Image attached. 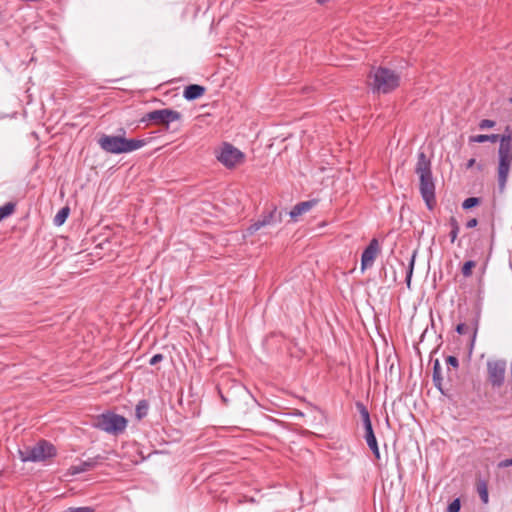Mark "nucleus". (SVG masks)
Segmentation results:
<instances>
[{
    "label": "nucleus",
    "instance_id": "obj_1",
    "mask_svg": "<svg viewBox=\"0 0 512 512\" xmlns=\"http://www.w3.org/2000/svg\"><path fill=\"white\" fill-rule=\"evenodd\" d=\"M497 179L500 193H503L512 167V130L506 127L504 134L499 135Z\"/></svg>",
    "mask_w": 512,
    "mask_h": 512
},
{
    "label": "nucleus",
    "instance_id": "obj_2",
    "mask_svg": "<svg viewBox=\"0 0 512 512\" xmlns=\"http://www.w3.org/2000/svg\"><path fill=\"white\" fill-rule=\"evenodd\" d=\"M415 172L420 179V192L429 209L435 202V185L432 178L431 163L424 152L418 154Z\"/></svg>",
    "mask_w": 512,
    "mask_h": 512
},
{
    "label": "nucleus",
    "instance_id": "obj_3",
    "mask_svg": "<svg viewBox=\"0 0 512 512\" xmlns=\"http://www.w3.org/2000/svg\"><path fill=\"white\" fill-rule=\"evenodd\" d=\"M144 139H127L120 135L103 134L98 139V144L102 150L111 154L130 153L146 145Z\"/></svg>",
    "mask_w": 512,
    "mask_h": 512
},
{
    "label": "nucleus",
    "instance_id": "obj_4",
    "mask_svg": "<svg viewBox=\"0 0 512 512\" xmlns=\"http://www.w3.org/2000/svg\"><path fill=\"white\" fill-rule=\"evenodd\" d=\"M400 77L394 71L379 67L369 75V86L374 92L389 93L399 86Z\"/></svg>",
    "mask_w": 512,
    "mask_h": 512
},
{
    "label": "nucleus",
    "instance_id": "obj_5",
    "mask_svg": "<svg viewBox=\"0 0 512 512\" xmlns=\"http://www.w3.org/2000/svg\"><path fill=\"white\" fill-rule=\"evenodd\" d=\"M127 419L121 415L106 412L94 417L92 426L109 434L118 435L125 431Z\"/></svg>",
    "mask_w": 512,
    "mask_h": 512
},
{
    "label": "nucleus",
    "instance_id": "obj_6",
    "mask_svg": "<svg viewBox=\"0 0 512 512\" xmlns=\"http://www.w3.org/2000/svg\"><path fill=\"white\" fill-rule=\"evenodd\" d=\"M244 158V153L229 143H224L217 154L218 161L227 168L236 167L244 161Z\"/></svg>",
    "mask_w": 512,
    "mask_h": 512
},
{
    "label": "nucleus",
    "instance_id": "obj_7",
    "mask_svg": "<svg viewBox=\"0 0 512 512\" xmlns=\"http://www.w3.org/2000/svg\"><path fill=\"white\" fill-rule=\"evenodd\" d=\"M507 362L503 359L487 361V378L493 387H501L505 380Z\"/></svg>",
    "mask_w": 512,
    "mask_h": 512
},
{
    "label": "nucleus",
    "instance_id": "obj_8",
    "mask_svg": "<svg viewBox=\"0 0 512 512\" xmlns=\"http://www.w3.org/2000/svg\"><path fill=\"white\" fill-rule=\"evenodd\" d=\"M57 455L56 447L49 441L41 439L34 445V463L51 464Z\"/></svg>",
    "mask_w": 512,
    "mask_h": 512
},
{
    "label": "nucleus",
    "instance_id": "obj_9",
    "mask_svg": "<svg viewBox=\"0 0 512 512\" xmlns=\"http://www.w3.org/2000/svg\"><path fill=\"white\" fill-rule=\"evenodd\" d=\"M180 118L181 114L178 111L172 109H160L148 112L144 116L143 121H152L155 124L165 125L168 127L171 122L177 121Z\"/></svg>",
    "mask_w": 512,
    "mask_h": 512
},
{
    "label": "nucleus",
    "instance_id": "obj_10",
    "mask_svg": "<svg viewBox=\"0 0 512 512\" xmlns=\"http://www.w3.org/2000/svg\"><path fill=\"white\" fill-rule=\"evenodd\" d=\"M282 212L277 210V207H273L271 211L268 213H264L259 220L251 224L246 229L245 235H253L255 232H257L262 227H265L267 225H272L276 223H280L282 221Z\"/></svg>",
    "mask_w": 512,
    "mask_h": 512
},
{
    "label": "nucleus",
    "instance_id": "obj_11",
    "mask_svg": "<svg viewBox=\"0 0 512 512\" xmlns=\"http://www.w3.org/2000/svg\"><path fill=\"white\" fill-rule=\"evenodd\" d=\"M380 251L379 243L377 239H372L369 245L362 253L361 257V270L364 271L367 268L373 266L374 261Z\"/></svg>",
    "mask_w": 512,
    "mask_h": 512
},
{
    "label": "nucleus",
    "instance_id": "obj_12",
    "mask_svg": "<svg viewBox=\"0 0 512 512\" xmlns=\"http://www.w3.org/2000/svg\"><path fill=\"white\" fill-rule=\"evenodd\" d=\"M315 205V201H304L296 204L289 215L293 221H297L298 217L308 212Z\"/></svg>",
    "mask_w": 512,
    "mask_h": 512
},
{
    "label": "nucleus",
    "instance_id": "obj_13",
    "mask_svg": "<svg viewBox=\"0 0 512 512\" xmlns=\"http://www.w3.org/2000/svg\"><path fill=\"white\" fill-rule=\"evenodd\" d=\"M205 91V87L197 84H191L185 88L183 95L187 100H195L203 96Z\"/></svg>",
    "mask_w": 512,
    "mask_h": 512
},
{
    "label": "nucleus",
    "instance_id": "obj_14",
    "mask_svg": "<svg viewBox=\"0 0 512 512\" xmlns=\"http://www.w3.org/2000/svg\"><path fill=\"white\" fill-rule=\"evenodd\" d=\"M365 440L367 442V445L369 446V448L372 450L373 454L375 455V457L377 459H379L380 458V452H379L377 440H376V437L374 435L372 426L368 427V428H365Z\"/></svg>",
    "mask_w": 512,
    "mask_h": 512
},
{
    "label": "nucleus",
    "instance_id": "obj_15",
    "mask_svg": "<svg viewBox=\"0 0 512 512\" xmlns=\"http://www.w3.org/2000/svg\"><path fill=\"white\" fill-rule=\"evenodd\" d=\"M96 465H97V460L95 458L89 459L87 461H83V462L79 463L78 465H72L69 468V473L71 475H76V474H79L82 472H86V471L94 468Z\"/></svg>",
    "mask_w": 512,
    "mask_h": 512
},
{
    "label": "nucleus",
    "instance_id": "obj_16",
    "mask_svg": "<svg viewBox=\"0 0 512 512\" xmlns=\"http://www.w3.org/2000/svg\"><path fill=\"white\" fill-rule=\"evenodd\" d=\"M498 139H499L498 134H491V135L479 134V135L471 136L469 138V141L475 142V143H484V142H488V141L495 143L498 141Z\"/></svg>",
    "mask_w": 512,
    "mask_h": 512
},
{
    "label": "nucleus",
    "instance_id": "obj_17",
    "mask_svg": "<svg viewBox=\"0 0 512 512\" xmlns=\"http://www.w3.org/2000/svg\"><path fill=\"white\" fill-rule=\"evenodd\" d=\"M16 204L14 202H7L0 207V222L9 217L15 211Z\"/></svg>",
    "mask_w": 512,
    "mask_h": 512
},
{
    "label": "nucleus",
    "instance_id": "obj_18",
    "mask_svg": "<svg viewBox=\"0 0 512 512\" xmlns=\"http://www.w3.org/2000/svg\"><path fill=\"white\" fill-rule=\"evenodd\" d=\"M70 209L69 207H63L61 208L57 214L54 217V224L56 226H61L66 221L68 215H69Z\"/></svg>",
    "mask_w": 512,
    "mask_h": 512
},
{
    "label": "nucleus",
    "instance_id": "obj_19",
    "mask_svg": "<svg viewBox=\"0 0 512 512\" xmlns=\"http://www.w3.org/2000/svg\"><path fill=\"white\" fill-rule=\"evenodd\" d=\"M477 262L474 260L466 261L461 267V273L465 278H468L472 275L473 269L476 267Z\"/></svg>",
    "mask_w": 512,
    "mask_h": 512
},
{
    "label": "nucleus",
    "instance_id": "obj_20",
    "mask_svg": "<svg viewBox=\"0 0 512 512\" xmlns=\"http://www.w3.org/2000/svg\"><path fill=\"white\" fill-rule=\"evenodd\" d=\"M357 407H358L359 412L361 414V417H362V420H363V424H364V428L371 427L372 423H371V420H370V416H369L368 410L361 403H357Z\"/></svg>",
    "mask_w": 512,
    "mask_h": 512
},
{
    "label": "nucleus",
    "instance_id": "obj_21",
    "mask_svg": "<svg viewBox=\"0 0 512 512\" xmlns=\"http://www.w3.org/2000/svg\"><path fill=\"white\" fill-rule=\"evenodd\" d=\"M451 231L449 233L451 243H454L459 233V225L455 217H451L449 221Z\"/></svg>",
    "mask_w": 512,
    "mask_h": 512
},
{
    "label": "nucleus",
    "instance_id": "obj_22",
    "mask_svg": "<svg viewBox=\"0 0 512 512\" xmlns=\"http://www.w3.org/2000/svg\"><path fill=\"white\" fill-rule=\"evenodd\" d=\"M456 331L459 334H461V335L469 333V332H472V335H473V338H474L475 335H476L477 328L476 327H471L470 325H468L466 323H460V324L457 325Z\"/></svg>",
    "mask_w": 512,
    "mask_h": 512
},
{
    "label": "nucleus",
    "instance_id": "obj_23",
    "mask_svg": "<svg viewBox=\"0 0 512 512\" xmlns=\"http://www.w3.org/2000/svg\"><path fill=\"white\" fill-rule=\"evenodd\" d=\"M19 456L22 462L32 461V448L24 445L23 449H19Z\"/></svg>",
    "mask_w": 512,
    "mask_h": 512
},
{
    "label": "nucleus",
    "instance_id": "obj_24",
    "mask_svg": "<svg viewBox=\"0 0 512 512\" xmlns=\"http://www.w3.org/2000/svg\"><path fill=\"white\" fill-rule=\"evenodd\" d=\"M415 258H416V251L413 253V255L410 259L409 268H408L407 275H406V284H407L408 288H410V284H411V278H412V274H413V270H414Z\"/></svg>",
    "mask_w": 512,
    "mask_h": 512
},
{
    "label": "nucleus",
    "instance_id": "obj_25",
    "mask_svg": "<svg viewBox=\"0 0 512 512\" xmlns=\"http://www.w3.org/2000/svg\"><path fill=\"white\" fill-rule=\"evenodd\" d=\"M148 405L145 401H140L136 406V416L138 419L144 417L147 413Z\"/></svg>",
    "mask_w": 512,
    "mask_h": 512
},
{
    "label": "nucleus",
    "instance_id": "obj_26",
    "mask_svg": "<svg viewBox=\"0 0 512 512\" xmlns=\"http://www.w3.org/2000/svg\"><path fill=\"white\" fill-rule=\"evenodd\" d=\"M479 204V198H476V197H469L467 199L464 200V202L462 203V207L464 209H470L476 205Z\"/></svg>",
    "mask_w": 512,
    "mask_h": 512
},
{
    "label": "nucleus",
    "instance_id": "obj_27",
    "mask_svg": "<svg viewBox=\"0 0 512 512\" xmlns=\"http://www.w3.org/2000/svg\"><path fill=\"white\" fill-rule=\"evenodd\" d=\"M478 493L483 503L488 502V491L485 484L478 486Z\"/></svg>",
    "mask_w": 512,
    "mask_h": 512
},
{
    "label": "nucleus",
    "instance_id": "obj_28",
    "mask_svg": "<svg viewBox=\"0 0 512 512\" xmlns=\"http://www.w3.org/2000/svg\"><path fill=\"white\" fill-rule=\"evenodd\" d=\"M496 125V122L490 119H483L479 122V128L481 130L493 128Z\"/></svg>",
    "mask_w": 512,
    "mask_h": 512
},
{
    "label": "nucleus",
    "instance_id": "obj_29",
    "mask_svg": "<svg viewBox=\"0 0 512 512\" xmlns=\"http://www.w3.org/2000/svg\"><path fill=\"white\" fill-rule=\"evenodd\" d=\"M460 508V500L455 499L448 505L447 512H459Z\"/></svg>",
    "mask_w": 512,
    "mask_h": 512
},
{
    "label": "nucleus",
    "instance_id": "obj_30",
    "mask_svg": "<svg viewBox=\"0 0 512 512\" xmlns=\"http://www.w3.org/2000/svg\"><path fill=\"white\" fill-rule=\"evenodd\" d=\"M65 512H94V510L90 507H77V508H69Z\"/></svg>",
    "mask_w": 512,
    "mask_h": 512
},
{
    "label": "nucleus",
    "instance_id": "obj_31",
    "mask_svg": "<svg viewBox=\"0 0 512 512\" xmlns=\"http://www.w3.org/2000/svg\"><path fill=\"white\" fill-rule=\"evenodd\" d=\"M446 363L454 368H457L459 365L458 359L455 356H448Z\"/></svg>",
    "mask_w": 512,
    "mask_h": 512
},
{
    "label": "nucleus",
    "instance_id": "obj_32",
    "mask_svg": "<svg viewBox=\"0 0 512 512\" xmlns=\"http://www.w3.org/2000/svg\"><path fill=\"white\" fill-rule=\"evenodd\" d=\"M433 379H434V381H438L440 379V366H439L438 361H436V363L434 365Z\"/></svg>",
    "mask_w": 512,
    "mask_h": 512
},
{
    "label": "nucleus",
    "instance_id": "obj_33",
    "mask_svg": "<svg viewBox=\"0 0 512 512\" xmlns=\"http://www.w3.org/2000/svg\"><path fill=\"white\" fill-rule=\"evenodd\" d=\"M163 360L162 354H155L149 361L150 365H156Z\"/></svg>",
    "mask_w": 512,
    "mask_h": 512
},
{
    "label": "nucleus",
    "instance_id": "obj_34",
    "mask_svg": "<svg viewBox=\"0 0 512 512\" xmlns=\"http://www.w3.org/2000/svg\"><path fill=\"white\" fill-rule=\"evenodd\" d=\"M498 466H499L500 468H504V467L512 466V458H510V459H505V460L501 461V462L498 464Z\"/></svg>",
    "mask_w": 512,
    "mask_h": 512
},
{
    "label": "nucleus",
    "instance_id": "obj_35",
    "mask_svg": "<svg viewBox=\"0 0 512 512\" xmlns=\"http://www.w3.org/2000/svg\"><path fill=\"white\" fill-rule=\"evenodd\" d=\"M477 224H478L477 219H476V218H472V219H470V220L466 223V227H467V228H474V227H476V226H477Z\"/></svg>",
    "mask_w": 512,
    "mask_h": 512
},
{
    "label": "nucleus",
    "instance_id": "obj_36",
    "mask_svg": "<svg viewBox=\"0 0 512 512\" xmlns=\"http://www.w3.org/2000/svg\"><path fill=\"white\" fill-rule=\"evenodd\" d=\"M475 164V159H470L467 163V167L470 168Z\"/></svg>",
    "mask_w": 512,
    "mask_h": 512
},
{
    "label": "nucleus",
    "instance_id": "obj_37",
    "mask_svg": "<svg viewBox=\"0 0 512 512\" xmlns=\"http://www.w3.org/2000/svg\"><path fill=\"white\" fill-rule=\"evenodd\" d=\"M327 1H328V0H317V2H318V3H321V4H322V3H325V2H327Z\"/></svg>",
    "mask_w": 512,
    "mask_h": 512
},
{
    "label": "nucleus",
    "instance_id": "obj_38",
    "mask_svg": "<svg viewBox=\"0 0 512 512\" xmlns=\"http://www.w3.org/2000/svg\"><path fill=\"white\" fill-rule=\"evenodd\" d=\"M509 102L512 104V97L509 99Z\"/></svg>",
    "mask_w": 512,
    "mask_h": 512
}]
</instances>
